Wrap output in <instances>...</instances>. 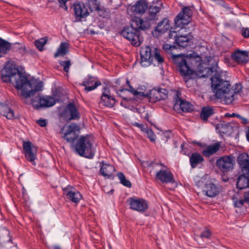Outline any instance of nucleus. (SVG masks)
<instances>
[{
	"instance_id": "obj_59",
	"label": "nucleus",
	"mask_w": 249,
	"mask_h": 249,
	"mask_svg": "<svg viewBox=\"0 0 249 249\" xmlns=\"http://www.w3.org/2000/svg\"><path fill=\"white\" fill-rule=\"evenodd\" d=\"M244 201L249 204V191L245 192L244 194Z\"/></svg>"
},
{
	"instance_id": "obj_18",
	"label": "nucleus",
	"mask_w": 249,
	"mask_h": 249,
	"mask_svg": "<svg viewBox=\"0 0 249 249\" xmlns=\"http://www.w3.org/2000/svg\"><path fill=\"white\" fill-rule=\"evenodd\" d=\"M141 64L142 66L147 67L153 63V55L151 48L149 46H145L140 51Z\"/></svg>"
},
{
	"instance_id": "obj_48",
	"label": "nucleus",
	"mask_w": 249,
	"mask_h": 249,
	"mask_svg": "<svg viewBox=\"0 0 249 249\" xmlns=\"http://www.w3.org/2000/svg\"><path fill=\"white\" fill-rule=\"evenodd\" d=\"M187 143L186 142H183L180 145L181 151L180 153L184 155H187L189 154V150L187 148Z\"/></svg>"
},
{
	"instance_id": "obj_17",
	"label": "nucleus",
	"mask_w": 249,
	"mask_h": 249,
	"mask_svg": "<svg viewBox=\"0 0 249 249\" xmlns=\"http://www.w3.org/2000/svg\"><path fill=\"white\" fill-rule=\"evenodd\" d=\"M221 191V186L211 181H207L203 188L205 195L210 197H214L217 196Z\"/></svg>"
},
{
	"instance_id": "obj_47",
	"label": "nucleus",
	"mask_w": 249,
	"mask_h": 249,
	"mask_svg": "<svg viewBox=\"0 0 249 249\" xmlns=\"http://www.w3.org/2000/svg\"><path fill=\"white\" fill-rule=\"evenodd\" d=\"M212 235V232L209 229H205L202 231L200 235L201 238L209 239Z\"/></svg>"
},
{
	"instance_id": "obj_22",
	"label": "nucleus",
	"mask_w": 249,
	"mask_h": 249,
	"mask_svg": "<svg viewBox=\"0 0 249 249\" xmlns=\"http://www.w3.org/2000/svg\"><path fill=\"white\" fill-rule=\"evenodd\" d=\"M72 188L71 186L68 185L63 189L65 195L70 201L75 203H77L82 196L79 192L74 190L72 191Z\"/></svg>"
},
{
	"instance_id": "obj_10",
	"label": "nucleus",
	"mask_w": 249,
	"mask_h": 249,
	"mask_svg": "<svg viewBox=\"0 0 249 249\" xmlns=\"http://www.w3.org/2000/svg\"><path fill=\"white\" fill-rule=\"evenodd\" d=\"M239 127V124L233 121L226 122L225 121L221 122L216 125V129L222 136H230L233 132L234 128Z\"/></svg>"
},
{
	"instance_id": "obj_26",
	"label": "nucleus",
	"mask_w": 249,
	"mask_h": 249,
	"mask_svg": "<svg viewBox=\"0 0 249 249\" xmlns=\"http://www.w3.org/2000/svg\"><path fill=\"white\" fill-rule=\"evenodd\" d=\"M237 162L242 173L247 174L249 173V156L248 154H240L237 158Z\"/></svg>"
},
{
	"instance_id": "obj_9",
	"label": "nucleus",
	"mask_w": 249,
	"mask_h": 249,
	"mask_svg": "<svg viewBox=\"0 0 249 249\" xmlns=\"http://www.w3.org/2000/svg\"><path fill=\"white\" fill-rule=\"evenodd\" d=\"M193 12L189 7H184L182 11L178 15L175 19V23L177 26L183 28L185 25L188 24L191 21Z\"/></svg>"
},
{
	"instance_id": "obj_60",
	"label": "nucleus",
	"mask_w": 249,
	"mask_h": 249,
	"mask_svg": "<svg viewBox=\"0 0 249 249\" xmlns=\"http://www.w3.org/2000/svg\"><path fill=\"white\" fill-rule=\"evenodd\" d=\"M178 36H177V33L176 32L170 31L168 36L169 38H171L174 37L176 39Z\"/></svg>"
},
{
	"instance_id": "obj_27",
	"label": "nucleus",
	"mask_w": 249,
	"mask_h": 249,
	"mask_svg": "<svg viewBox=\"0 0 249 249\" xmlns=\"http://www.w3.org/2000/svg\"><path fill=\"white\" fill-rule=\"evenodd\" d=\"M169 20L167 18H164L158 23L153 32L154 36L158 37L160 34L167 32L170 28Z\"/></svg>"
},
{
	"instance_id": "obj_38",
	"label": "nucleus",
	"mask_w": 249,
	"mask_h": 249,
	"mask_svg": "<svg viewBox=\"0 0 249 249\" xmlns=\"http://www.w3.org/2000/svg\"><path fill=\"white\" fill-rule=\"evenodd\" d=\"M12 49V43L0 37V53L6 54Z\"/></svg>"
},
{
	"instance_id": "obj_45",
	"label": "nucleus",
	"mask_w": 249,
	"mask_h": 249,
	"mask_svg": "<svg viewBox=\"0 0 249 249\" xmlns=\"http://www.w3.org/2000/svg\"><path fill=\"white\" fill-rule=\"evenodd\" d=\"M124 90H128L134 94L135 96L140 95L141 96H144V94L143 92H139L137 90H135L131 86H130L129 89H122L119 90L117 92L119 94V92H122Z\"/></svg>"
},
{
	"instance_id": "obj_11",
	"label": "nucleus",
	"mask_w": 249,
	"mask_h": 249,
	"mask_svg": "<svg viewBox=\"0 0 249 249\" xmlns=\"http://www.w3.org/2000/svg\"><path fill=\"white\" fill-rule=\"evenodd\" d=\"M234 164V157L231 155L221 157L216 162L217 168L223 172H227L233 169Z\"/></svg>"
},
{
	"instance_id": "obj_12",
	"label": "nucleus",
	"mask_w": 249,
	"mask_h": 249,
	"mask_svg": "<svg viewBox=\"0 0 249 249\" xmlns=\"http://www.w3.org/2000/svg\"><path fill=\"white\" fill-rule=\"evenodd\" d=\"M115 96L111 93L109 88L107 87L104 88L99 102V105L107 107H112L115 105Z\"/></svg>"
},
{
	"instance_id": "obj_61",
	"label": "nucleus",
	"mask_w": 249,
	"mask_h": 249,
	"mask_svg": "<svg viewBox=\"0 0 249 249\" xmlns=\"http://www.w3.org/2000/svg\"><path fill=\"white\" fill-rule=\"evenodd\" d=\"M238 118L241 120V123L243 124H247L249 123L248 120L246 118H244L241 116V117H239Z\"/></svg>"
},
{
	"instance_id": "obj_28",
	"label": "nucleus",
	"mask_w": 249,
	"mask_h": 249,
	"mask_svg": "<svg viewBox=\"0 0 249 249\" xmlns=\"http://www.w3.org/2000/svg\"><path fill=\"white\" fill-rule=\"evenodd\" d=\"M87 5L91 12L97 11L100 14L103 13V17L107 16L109 13V10L108 9H105L100 6V3L97 0H88Z\"/></svg>"
},
{
	"instance_id": "obj_41",
	"label": "nucleus",
	"mask_w": 249,
	"mask_h": 249,
	"mask_svg": "<svg viewBox=\"0 0 249 249\" xmlns=\"http://www.w3.org/2000/svg\"><path fill=\"white\" fill-rule=\"evenodd\" d=\"M69 44L67 42H62L57 52L54 53V57H57L59 56H64L68 51Z\"/></svg>"
},
{
	"instance_id": "obj_6",
	"label": "nucleus",
	"mask_w": 249,
	"mask_h": 249,
	"mask_svg": "<svg viewBox=\"0 0 249 249\" xmlns=\"http://www.w3.org/2000/svg\"><path fill=\"white\" fill-rule=\"evenodd\" d=\"M79 126L75 123L65 125L61 129V132L64 134L63 138L66 140H90L94 139L92 135L81 136L78 138Z\"/></svg>"
},
{
	"instance_id": "obj_7",
	"label": "nucleus",
	"mask_w": 249,
	"mask_h": 249,
	"mask_svg": "<svg viewBox=\"0 0 249 249\" xmlns=\"http://www.w3.org/2000/svg\"><path fill=\"white\" fill-rule=\"evenodd\" d=\"M23 153L27 161L36 165L35 160L37 157L38 147L31 141H23Z\"/></svg>"
},
{
	"instance_id": "obj_33",
	"label": "nucleus",
	"mask_w": 249,
	"mask_h": 249,
	"mask_svg": "<svg viewBox=\"0 0 249 249\" xmlns=\"http://www.w3.org/2000/svg\"><path fill=\"white\" fill-rule=\"evenodd\" d=\"M236 187L239 190L249 188V173L242 174L239 176L236 182Z\"/></svg>"
},
{
	"instance_id": "obj_54",
	"label": "nucleus",
	"mask_w": 249,
	"mask_h": 249,
	"mask_svg": "<svg viewBox=\"0 0 249 249\" xmlns=\"http://www.w3.org/2000/svg\"><path fill=\"white\" fill-rule=\"evenodd\" d=\"M242 35L245 38L249 37V28H243L242 30Z\"/></svg>"
},
{
	"instance_id": "obj_34",
	"label": "nucleus",
	"mask_w": 249,
	"mask_h": 249,
	"mask_svg": "<svg viewBox=\"0 0 249 249\" xmlns=\"http://www.w3.org/2000/svg\"><path fill=\"white\" fill-rule=\"evenodd\" d=\"M189 160L191 167L195 168L198 165L202 164L204 159L200 154L198 152H195L190 156Z\"/></svg>"
},
{
	"instance_id": "obj_15",
	"label": "nucleus",
	"mask_w": 249,
	"mask_h": 249,
	"mask_svg": "<svg viewBox=\"0 0 249 249\" xmlns=\"http://www.w3.org/2000/svg\"><path fill=\"white\" fill-rule=\"evenodd\" d=\"M160 8L157 6L151 5L149 7L148 13L146 16L142 19V24H148V29H149L152 25L156 23L157 19V15L160 12Z\"/></svg>"
},
{
	"instance_id": "obj_43",
	"label": "nucleus",
	"mask_w": 249,
	"mask_h": 249,
	"mask_svg": "<svg viewBox=\"0 0 249 249\" xmlns=\"http://www.w3.org/2000/svg\"><path fill=\"white\" fill-rule=\"evenodd\" d=\"M47 41L48 37L46 36L36 40L35 45L39 51H42L43 50V47L47 43Z\"/></svg>"
},
{
	"instance_id": "obj_50",
	"label": "nucleus",
	"mask_w": 249,
	"mask_h": 249,
	"mask_svg": "<svg viewBox=\"0 0 249 249\" xmlns=\"http://www.w3.org/2000/svg\"><path fill=\"white\" fill-rule=\"evenodd\" d=\"M144 132L147 134L148 138L150 140H154L155 135L151 129L146 128Z\"/></svg>"
},
{
	"instance_id": "obj_30",
	"label": "nucleus",
	"mask_w": 249,
	"mask_h": 249,
	"mask_svg": "<svg viewBox=\"0 0 249 249\" xmlns=\"http://www.w3.org/2000/svg\"><path fill=\"white\" fill-rule=\"evenodd\" d=\"M0 114L9 120L18 118V115H15L13 109L4 103H0Z\"/></svg>"
},
{
	"instance_id": "obj_55",
	"label": "nucleus",
	"mask_w": 249,
	"mask_h": 249,
	"mask_svg": "<svg viewBox=\"0 0 249 249\" xmlns=\"http://www.w3.org/2000/svg\"><path fill=\"white\" fill-rule=\"evenodd\" d=\"M157 89H158V90H160V95H161V96L163 97V100L165 99L166 97H167V93H168L167 90L165 89H162V88H159Z\"/></svg>"
},
{
	"instance_id": "obj_57",
	"label": "nucleus",
	"mask_w": 249,
	"mask_h": 249,
	"mask_svg": "<svg viewBox=\"0 0 249 249\" xmlns=\"http://www.w3.org/2000/svg\"><path fill=\"white\" fill-rule=\"evenodd\" d=\"M36 123L41 127H44L47 125L46 120L43 119H40L37 120Z\"/></svg>"
},
{
	"instance_id": "obj_1",
	"label": "nucleus",
	"mask_w": 249,
	"mask_h": 249,
	"mask_svg": "<svg viewBox=\"0 0 249 249\" xmlns=\"http://www.w3.org/2000/svg\"><path fill=\"white\" fill-rule=\"evenodd\" d=\"M0 72L2 81L11 83L16 89L21 90V95L25 98L31 97L42 90V82L36 83L35 80L28 79L14 64L6 63Z\"/></svg>"
},
{
	"instance_id": "obj_44",
	"label": "nucleus",
	"mask_w": 249,
	"mask_h": 249,
	"mask_svg": "<svg viewBox=\"0 0 249 249\" xmlns=\"http://www.w3.org/2000/svg\"><path fill=\"white\" fill-rule=\"evenodd\" d=\"M152 55L153 60L155 59L159 64H161L163 62L164 59L160 54L159 50L157 48H154Z\"/></svg>"
},
{
	"instance_id": "obj_13",
	"label": "nucleus",
	"mask_w": 249,
	"mask_h": 249,
	"mask_svg": "<svg viewBox=\"0 0 249 249\" xmlns=\"http://www.w3.org/2000/svg\"><path fill=\"white\" fill-rule=\"evenodd\" d=\"M199 65L198 72L200 77H208L211 76L213 72V75H215L216 73H219L221 71L217 63L210 66L205 63H200Z\"/></svg>"
},
{
	"instance_id": "obj_24",
	"label": "nucleus",
	"mask_w": 249,
	"mask_h": 249,
	"mask_svg": "<svg viewBox=\"0 0 249 249\" xmlns=\"http://www.w3.org/2000/svg\"><path fill=\"white\" fill-rule=\"evenodd\" d=\"M231 58L238 64H246L249 60L248 53L246 51L237 50L231 54Z\"/></svg>"
},
{
	"instance_id": "obj_35",
	"label": "nucleus",
	"mask_w": 249,
	"mask_h": 249,
	"mask_svg": "<svg viewBox=\"0 0 249 249\" xmlns=\"http://www.w3.org/2000/svg\"><path fill=\"white\" fill-rule=\"evenodd\" d=\"M8 242H12V237L10 231L5 227L0 229V243L4 244Z\"/></svg>"
},
{
	"instance_id": "obj_16",
	"label": "nucleus",
	"mask_w": 249,
	"mask_h": 249,
	"mask_svg": "<svg viewBox=\"0 0 249 249\" xmlns=\"http://www.w3.org/2000/svg\"><path fill=\"white\" fill-rule=\"evenodd\" d=\"M72 7L74 16L78 21H81L82 18H87L89 14L86 6L81 1L73 3Z\"/></svg>"
},
{
	"instance_id": "obj_42",
	"label": "nucleus",
	"mask_w": 249,
	"mask_h": 249,
	"mask_svg": "<svg viewBox=\"0 0 249 249\" xmlns=\"http://www.w3.org/2000/svg\"><path fill=\"white\" fill-rule=\"evenodd\" d=\"M117 176L120 181V183L124 186L130 188L132 186L131 182L126 179L124 175L122 172H118Z\"/></svg>"
},
{
	"instance_id": "obj_51",
	"label": "nucleus",
	"mask_w": 249,
	"mask_h": 249,
	"mask_svg": "<svg viewBox=\"0 0 249 249\" xmlns=\"http://www.w3.org/2000/svg\"><path fill=\"white\" fill-rule=\"evenodd\" d=\"M245 201L244 199L236 200L234 202V206L235 207L241 208Z\"/></svg>"
},
{
	"instance_id": "obj_3",
	"label": "nucleus",
	"mask_w": 249,
	"mask_h": 249,
	"mask_svg": "<svg viewBox=\"0 0 249 249\" xmlns=\"http://www.w3.org/2000/svg\"><path fill=\"white\" fill-rule=\"evenodd\" d=\"M148 30V24H142V18H136L131 20L130 25L124 27L121 34L125 38L130 41L135 46H139L143 42V37L141 36V31Z\"/></svg>"
},
{
	"instance_id": "obj_52",
	"label": "nucleus",
	"mask_w": 249,
	"mask_h": 249,
	"mask_svg": "<svg viewBox=\"0 0 249 249\" xmlns=\"http://www.w3.org/2000/svg\"><path fill=\"white\" fill-rule=\"evenodd\" d=\"M163 49L167 52L169 51H172L173 49H176V47L174 45H171L169 44H165L163 45Z\"/></svg>"
},
{
	"instance_id": "obj_40",
	"label": "nucleus",
	"mask_w": 249,
	"mask_h": 249,
	"mask_svg": "<svg viewBox=\"0 0 249 249\" xmlns=\"http://www.w3.org/2000/svg\"><path fill=\"white\" fill-rule=\"evenodd\" d=\"M147 96L149 98V100L153 102L163 100V97L160 95V90H158L156 89H151L147 94Z\"/></svg>"
},
{
	"instance_id": "obj_25",
	"label": "nucleus",
	"mask_w": 249,
	"mask_h": 249,
	"mask_svg": "<svg viewBox=\"0 0 249 249\" xmlns=\"http://www.w3.org/2000/svg\"><path fill=\"white\" fill-rule=\"evenodd\" d=\"M156 178L162 183H175L176 182L174 176L171 172L165 170H160L156 173Z\"/></svg>"
},
{
	"instance_id": "obj_2",
	"label": "nucleus",
	"mask_w": 249,
	"mask_h": 249,
	"mask_svg": "<svg viewBox=\"0 0 249 249\" xmlns=\"http://www.w3.org/2000/svg\"><path fill=\"white\" fill-rule=\"evenodd\" d=\"M170 58L185 83L196 78L197 74L193 69L201 60L197 53L193 52L187 55L172 54Z\"/></svg>"
},
{
	"instance_id": "obj_53",
	"label": "nucleus",
	"mask_w": 249,
	"mask_h": 249,
	"mask_svg": "<svg viewBox=\"0 0 249 249\" xmlns=\"http://www.w3.org/2000/svg\"><path fill=\"white\" fill-rule=\"evenodd\" d=\"M163 138L167 140L171 139L173 137V133L171 131H167L163 133Z\"/></svg>"
},
{
	"instance_id": "obj_32",
	"label": "nucleus",
	"mask_w": 249,
	"mask_h": 249,
	"mask_svg": "<svg viewBox=\"0 0 249 249\" xmlns=\"http://www.w3.org/2000/svg\"><path fill=\"white\" fill-rule=\"evenodd\" d=\"M193 36L191 33H189L185 36H178L175 39V42L178 46L184 48L190 45Z\"/></svg>"
},
{
	"instance_id": "obj_4",
	"label": "nucleus",
	"mask_w": 249,
	"mask_h": 249,
	"mask_svg": "<svg viewBox=\"0 0 249 249\" xmlns=\"http://www.w3.org/2000/svg\"><path fill=\"white\" fill-rule=\"evenodd\" d=\"M227 78L226 72L221 71L211 78L212 88L215 97L219 99L224 97L225 102L231 87L230 81L227 80Z\"/></svg>"
},
{
	"instance_id": "obj_46",
	"label": "nucleus",
	"mask_w": 249,
	"mask_h": 249,
	"mask_svg": "<svg viewBox=\"0 0 249 249\" xmlns=\"http://www.w3.org/2000/svg\"><path fill=\"white\" fill-rule=\"evenodd\" d=\"M59 64L61 66L63 67V70L65 72H68L69 71L70 67L71 65L70 60L61 61L59 62Z\"/></svg>"
},
{
	"instance_id": "obj_49",
	"label": "nucleus",
	"mask_w": 249,
	"mask_h": 249,
	"mask_svg": "<svg viewBox=\"0 0 249 249\" xmlns=\"http://www.w3.org/2000/svg\"><path fill=\"white\" fill-rule=\"evenodd\" d=\"M144 166H146L147 167H154L155 165H160L161 166H164V165L161 162H160L159 163H157L154 161H145L144 163Z\"/></svg>"
},
{
	"instance_id": "obj_64",
	"label": "nucleus",
	"mask_w": 249,
	"mask_h": 249,
	"mask_svg": "<svg viewBox=\"0 0 249 249\" xmlns=\"http://www.w3.org/2000/svg\"><path fill=\"white\" fill-rule=\"evenodd\" d=\"M51 249H62L61 247L59 245H54Z\"/></svg>"
},
{
	"instance_id": "obj_56",
	"label": "nucleus",
	"mask_w": 249,
	"mask_h": 249,
	"mask_svg": "<svg viewBox=\"0 0 249 249\" xmlns=\"http://www.w3.org/2000/svg\"><path fill=\"white\" fill-rule=\"evenodd\" d=\"M132 125L135 126L139 127L143 132L145 131V128H146V127H144V126L143 124H139V123H137V122H135V123H133Z\"/></svg>"
},
{
	"instance_id": "obj_58",
	"label": "nucleus",
	"mask_w": 249,
	"mask_h": 249,
	"mask_svg": "<svg viewBox=\"0 0 249 249\" xmlns=\"http://www.w3.org/2000/svg\"><path fill=\"white\" fill-rule=\"evenodd\" d=\"M224 117L226 118H229V117H241V116L237 113H232V114H230L229 113H227L225 114Z\"/></svg>"
},
{
	"instance_id": "obj_19",
	"label": "nucleus",
	"mask_w": 249,
	"mask_h": 249,
	"mask_svg": "<svg viewBox=\"0 0 249 249\" xmlns=\"http://www.w3.org/2000/svg\"><path fill=\"white\" fill-rule=\"evenodd\" d=\"M174 110L182 111L184 112H190L194 110L193 105L184 100H182L177 94L174 105Z\"/></svg>"
},
{
	"instance_id": "obj_39",
	"label": "nucleus",
	"mask_w": 249,
	"mask_h": 249,
	"mask_svg": "<svg viewBox=\"0 0 249 249\" xmlns=\"http://www.w3.org/2000/svg\"><path fill=\"white\" fill-rule=\"evenodd\" d=\"M11 50L14 52H18L22 55L26 53H29V50L26 48L24 44L18 42L12 43Z\"/></svg>"
},
{
	"instance_id": "obj_37",
	"label": "nucleus",
	"mask_w": 249,
	"mask_h": 249,
	"mask_svg": "<svg viewBox=\"0 0 249 249\" xmlns=\"http://www.w3.org/2000/svg\"><path fill=\"white\" fill-rule=\"evenodd\" d=\"M214 113V110L212 107H203L201 111L200 117L202 120L206 122L208 118Z\"/></svg>"
},
{
	"instance_id": "obj_36",
	"label": "nucleus",
	"mask_w": 249,
	"mask_h": 249,
	"mask_svg": "<svg viewBox=\"0 0 249 249\" xmlns=\"http://www.w3.org/2000/svg\"><path fill=\"white\" fill-rule=\"evenodd\" d=\"M220 147V143L219 142L209 145L205 149L203 150L202 154L206 157H209L216 153L219 150Z\"/></svg>"
},
{
	"instance_id": "obj_5",
	"label": "nucleus",
	"mask_w": 249,
	"mask_h": 249,
	"mask_svg": "<svg viewBox=\"0 0 249 249\" xmlns=\"http://www.w3.org/2000/svg\"><path fill=\"white\" fill-rule=\"evenodd\" d=\"M70 142L71 150L76 155L88 159H92L96 148L91 141H67Z\"/></svg>"
},
{
	"instance_id": "obj_23",
	"label": "nucleus",
	"mask_w": 249,
	"mask_h": 249,
	"mask_svg": "<svg viewBox=\"0 0 249 249\" xmlns=\"http://www.w3.org/2000/svg\"><path fill=\"white\" fill-rule=\"evenodd\" d=\"M95 78L91 75H88L83 82L80 84V85L85 87V90L87 92L95 89L98 86L101 85L99 81H95Z\"/></svg>"
},
{
	"instance_id": "obj_21",
	"label": "nucleus",
	"mask_w": 249,
	"mask_h": 249,
	"mask_svg": "<svg viewBox=\"0 0 249 249\" xmlns=\"http://www.w3.org/2000/svg\"><path fill=\"white\" fill-rule=\"evenodd\" d=\"M38 104L33 106L35 109H39L40 107H48L53 106L56 103L55 99L51 96H46L41 97L38 96L37 97Z\"/></svg>"
},
{
	"instance_id": "obj_63",
	"label": "nucleus",
	"mask_w": 249,
	"mask_h": 249,
	"mask_svg": "<svg viewBox=\"0 0 249 249\" xmlns=\"http://www.w3.org/2000/svg\"><path fill=\"white\" fill-rule=\"evenodd\" d=\"M144 118L145 119H146L148 122H149L151 124H152V122L149 120V115L148 113H146L145 115L144 116Z\"/></svg>"
},
{
	"instance_id": "obj_8",
	"label": "nucleus",
	"mask_w": 249,
	"mask_h": 249,
	"mask_svg": "<svg viewBox=\"0 0 249 249\" xmlns=\"http://www.w3.org/2000/svg\"><path fill=\"white\" fill-rule=\"evenodd\" d=\"M129 208L133 211L143 213L148 209V202L144 199L137 197H130L126 200Z\"/></svg>"
},
{
	"instance_id": "obj_62",
	"label": "nucleus",
	"mask_w": 249,
	"mask_h": 249,
	"mask_svg": "<svg viewBox=\"0 0 249 249\" xmlns=\"http://www.w3.org/2000/svg\"><path fill=\"white\" fill-rule=\"evenodd\" d=\"M245 132L247 140H249V126L247 128Z\"/></svg>"
},
{
	"instance_id": "obj_20",
	"label": "nucleus",
	"mask_w": 249,
	"mask_h": 249,
	"mask_svg": "<svg viewBox=\"0 0 249 249\" xmlns=\"http://www.w3.org/2000/svg\"><path fill=\"white\" fill-rule=\"evenodd\" d=\"M242 86L240 84H235L232 88L230 87V90L226 96L225 103L229 105L232 104L233 101L237 98L238 95H240Z\"/></svg>"
},
{
	"instance_id": "obj_14",
	"label": "nucleus",
	"mask_w": 249,
	"mask_h": 249,
	"mask_svg": "<svg viewBox=\"0 0 249 249\" xmlns=\"http://www.w3.org/2000/svg\"><path fill=\"white\" fill-rule=\"evenodd\" d=\"M61 116L64 117L67 121L78 120L80 118L79 111L73 103H69L66 106Z\"/></svg>"
},
{
	"instance_id": "obj_31",
	"label": "nucleus",
	"mask_w": 249,
	"mask_h": 249,
	"mask_svg": "<svg viewBox=\"0 0 249 249\" xmlns=\"http://www.w3.org/2000/svg\"><path fill=\"white\" fill-rule=\"evenodd\" d=\"M101 167L100 172L101 174L105 178L113 179L114 178L113 173L115 172V167L110 164H104Z\"/></svg>"
},
{
	"instance_id": "obj_29",
	"label": "nucleus",
	"mask_w": 249,
	"mask_h": 249,
	"mask_svg": "<svg viewBox=\"0 0 249 249\" xmlns=\"http://www.w3.org/2000/svg\"><path fill=\"white\" fill-rule=\"evenodd\" d=\"M134 15H142L148 9V3L145 0H140L131 7Z\"/></svg>"
}]
</instances>
